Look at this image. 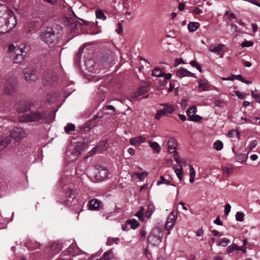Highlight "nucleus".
<instances>
[{
    "instance_id": "nucleus-29",
    "label": "nucleus",
    "mask_w": 260,
    "mask_h": 260,
    "mask_svg": "<svg viewBox=\"0 0 260 260\" xmlns=\"http://www.w3.org/2000/svg\"><path fill=\"white\" fill-rule=\"evenodd\" d=\"M222 80H233L234 79L238 80L239 81H241L243 82V81L244 80L243 77L240 75H232V77H229V78H222Z\"/></svg>"
},
{
    "instance_id": "nucleus-25",
    "label": "nucleus",
    "mask_w": 260,
    "mask_h": 260,
    "mask_svg": "<svg viewBox=\"0 0 260 260\" xmlns=\"http://www.w3.org/2000/svg\"><path fill=\"white\" fill-rule=\"evenodd\" d=\"M200 24L198 22H190L188 24L187 27L189 31H195L199 27Z\"/></svg>"
},
{
    "instance_id": "nucleus-39",
    "label": "nucleus",
    "mask_w": 260,
    "mask_h": 260,
    "mask_svg": "<svg viewBox=\"0 0 260 260\" xmlns=\"http://www.w3.org/2000/svg\"><path fill=\"white\" fill-rule=\"evenodd\" d=\"M119 241V238H111L109 237L108 238L106 244L107 245L110 246L113 244L114 243L117 244L118 241Z\"/></svg>"
},
{
    "instance_id": "nucleus-22",
    "label": "nucleus",
    "mask_w": 260,
    "mask_h": 260,
    "mask_svg": "<svg viewBox=\"0 0 260 260\" xmlns=\"http://www.w3.org/2000/svg\"><path fill=\"white\" fill-rule=\"evenodd\" d=\"M198 83L199 87L202 89L203 90L207 91L210 90L211 85L209 84V83L207 81H204L203 80H200Z\"/></svg>"
},
{
    "instance_id": "nucleus-62",
    "label": "nucleus",
    "mask_w": 260,
    "mask_h": 260,
    "mask_svg": "<svg viewBox=\"0 0 260 260\" xmlns=\"http://www.w3.org/2000/svg\"><path fill=\"white\" fill-rule=\"evenodd\" d=\"M127 152L131 155H134L135 154V150L132 148H129L127 150Z\"/></svg>"
},
{
    "instance_id": "nucleus-16",
    "label": "nucleus",
    "mask_w": 260,
    "mask_h": 260,
    "mask_svg": "<svg viewBox=\"0 0 260 260\" xmlns=\"http://www.w3.org/2000/svg\"><path fill=\"white\" fill-rule=\"evenodd\" d=\"M25 79L28 82L31 80H34L36 71L32 66L27 67L23 71Z\"/></svg>"
},
{
    "instance_id": "nucleus-2",
    "label": "nucleus",
    "mask_w": 260,
    "mask_h": 260,
    "mask_svg": "<svg viewBox=\"0 0 260 260\" xmlns=\"http://www.w3.org/2000/svg\"><path fill=\"white\" fill-rule=\"evenodd\" d=\"M55 113L47 112L46 111L37 110L31 111L29 113L25 114L20 117V122H37L44 120L46 122H50L54 120Z\"/></svg>"
},
{
    "instance_id": "nucleus-53",
    "label": "nucleus",
    "mask_w": 260,
    "mask_h": 260,
    "mask_svg": "<svg viewBox=\"0 0 260 260\" xmlns=\"http://www.w3.org/2000/svg\"><path fill=\"white\" fill-rule=\"evenodd\" d=\"M257 145V141L254 140L251 142L248 146L250 150H252Z\"/></svg>"
},
{
    "instance_id": "nucleus-11",
    "label": "nucleus",
    "mask_w": 260,
    "mask_h": 260,
    "mask_svg": "<svg viewBox=\"0 0 260 260\" xmlns=\"http://www.w3.org/2000/svg\"><path fill=\"white\" fill-rule=\"evenodd\" d=\"M103 203L97 199L90 200L88 204V209L92 211H99L103 208Z\"/></svg>"
},
{
    "instance_id": "nucleus-42",
    "label": "nucleus",
    "mask_w": 260,
    "mask_h": 260,
    "mask_svg": "<svg viewBox=\"0 0 260 260\" xmlns=\"http://www.w3.org/2000/svg\"><path fill=\"white\" fill-rule=\"evenodd\" d=\"M231 27L232 30H233V33L235 34L236 36H238L241 33V31L240 29H238V27L237 25L234 23H232L231 24Z\"/></svg>"
},
{
    "instance_id": "nucleus-31",
    "label": "nucleus",
    "mask_w": 260,
    "mask_h": 260,
    "mask_svg": "<svg viewBox=\"0 0 260 260\" xmlns=\"http://www.w3.org/2000/svg\"><path fill=\"white\" fill-rule=\"evenodd\" d=\"M112 253V250H108L106 252H105L102 255V257H101L98 260H110L111 257V254Z\"/></svg>"
},
{
    "instance_id": "nucleus-13",
    "label": "nucleus",
    "mask_w": 260,
    "mask_h": 260,
    "mask_svg": "<svg viewBox=\"0 0 260 260\" xmlns=\"http://www.w3.org/2000/svg\"><path fill=\"white\" fill-rule=\"evenodd\" d=\"M224 45L222 44H219L216 46L210 45L208 48V50L210 52L214 53L216 55L223 57L224 55Z\"/></svg>"
},
{
    "instance_id": "nucleus-33",
    "label": "nucleus",
    "mask_w": 260,
    "mask_h": 260,
    "mask_svg": "<svg viewBox=\"0 0 260 260\" xmlns=\"http://www.w3.org/2000/svg\"><path fill=\"white\" fill-rule=\"evenodd\" d=\"M236 156L237 157V160L241 163L245 161L247 158V156L243 153H236Z\"/></svg>"
},
{
    "instance_id": "nucleus-28",
    "label": "nucleus",
    "mask_w": 260,
    "mask_h": 260,
    "mask_svg": "<svg viewBox=\"0 0 260 260\" xmlns=\"http://www.w3.org/2000/svg\"><path fill=\"white\" fill-rule=\"evenodd\" d=\"M83 51V48L80 47L78 53L75 55L74 57L75 62L76 64H78L80 62V61L81 58L82 54Z\"/></svg>"
},
{
    "instance_id": "nucleus-56",
    "label": "nucleus",
    "mask_w": 260,
    "mask_h": 260,
    "mask_svg": "<svg viewBox=\"0 0 260 260\" xmlns=\"http://www.w3.org/2000/svg\"><path fill=\"white\" fill-rule=\"evenodd\" d=\"M215 104L216 106L222 107L224 106L225 103L223 101L220 100H216L215 102Z\"/></svg>"
},
{
    "instance_id": "nucleus-37",
    "label": "nucleus",
    "mask_w": 260,
    "mask_h": 260,
    "mask_svg": "<svg viewBox=\"0 0 260 260\" xmlns=\"http://www.w3.org/2000/svg\"><path fill=\"white\" fill-rule=\"evenodd\" d=\"M161 184H167L168 185H174L173 184H171L170 181L166 180L164 176H160V180H159V181H158L157 182L156 185H159Z\"/></svg>"
},
{
    "instance_id": "nucleus-19",
    "label": "nucleus",
    "mask_w": 260,
    "mask_h": 260,
    "mask_svg": "<svg viewBox=\"0 0 260 260\" xmlns=\"http://www.w3.org/2000/svg\"><path fill=\"white\" fill-rule=\"evenodd\" d=\"M78 249L76 247V245L72 244L64 252V254L74 256L78 254Z\"/></svg>"
},
{
    "instance_id": "nucleus-6",
    "label": "nucleus",
    "mask_w": 260,
    "mask_h": 260,
    "mask_svg": "<svg viewBox=\"0 0 260 260\" xmlns=\"http://www.w3.org/2000/svg\"><path fill=\"white\" fill-rule=\"evenodd\" d=\"M163 234L159 228H153L148 237V242L152 245H158L161 241Z\"/></svg>"
},
{
    "instance_id": "nucleus-4",
    "label": "nucleus",
    "mask_w": 260,
    "mask_h": 260,
    "mask_svg": "<svg viewBox=\"0 0 260 260\" xmlns=\"http://www.w3.org/2000/svg\"><path fill=\"white\" fill-rule=\"evenodd\" d=\"M0 18V27L2 28L7 32L13 29L16 25L17 22L16 17L13 12L7 8V11L2 14Z\"/></svg>"
},
{
    "instance_id": "nucleus-32",
    "label": "nucleus",
    "mask_w": 260,
    "mask_h": 260,
    "mask_svg": "<svg viewBox=\"0 0 260 260\" xmlns=\"http://www.w3.org/2000/svg\"><path fill=\"white\" fill-rule=\"evenodd\" d=\"M148 173L146 171L143 172L142 173L135 172L134 175L137 177L140 180L142 181L144 179L145 176H147Z\"/></svg>"
},
{
    "instance_id": "nucleus-34",
    "label": "nucleus",
    "mask_w": 260,
    "mask_h": 260,
    "mask_svg": "<svg viewBox=\"0 0 260 260\" xmlns=\"http://www.w3.org/2000/svg\"><path fill=\"white\" fill-rule=\"evenodd\" d=\"M75 126L72 123H68L64 127V129L66 133L70 134L71 132L74 131Z\"/></svg>"
},
{
    "instance_id": "nucleus-35",
    "label": "nucleus",
    "mask_w": 260,
    "mask_h": 260,
    "mask_svg": "<svg viewBox=\"0 0 260 260\" xmlns=\"http://www.w3.org/2000/svg\"><path fill=\"white\" fill-rule=\"evenodd\" d=\"M223 143L221 141H217L213 144V147L217 151L221 150L223 148Z\"/></svg>"
},
{
    "instance_id": "nucleus-45",
    "label": "nucleus",
    "mask_w": 260,
    "mask_h": 260,
    "mask_svg": "<svg viewBox=\"0 0 260 260\" xmlns=\"http://www.w3.org/2000/svg\"><path fill=\"white\" fill-rule=\"evenodd\" d=\"M230 240L229 239L226 238H223L221 240L219 244H218V245L225 247L229 244V243H230Z\"/></svg>"
},
{
    "instance_id": "nucleus-63",
    "label": "nucleus",
    "mask_w": 260,
    "mask_h": 260,
    "mask_svg": "<svg viewBox=\"0 0 260 260\" xmlns=\"http://www.w3.org/2000/svg\"><path fill=\"white\" fill-rule=\"evenodd\" d=\"M193 13L196 14H200L202 13V10L198 8H196L193 10Z\"/></svg>"
},
{
    "instance_id": "nucleus-46",
    "label": "nucleus",
    "mask_w": 260,
    "mask_h": 260,
    "mask_svg": "<svg viewBox=\"0 0 260 260\" xmlns=\"http://www.w3.org/2000/svg\"><path fill=\"white\" fill-rule=\"evenodd\" d=\"M251 96L254 98L257 102H260V93L257 91H252Z\"/></svg>"
},
{
    "instance_id": "nucleus-3",
    "label": "nucleus",
    "mask_w": 260,
    "mask_h": 260,
    "mask_svg": "<svg viewBox=\"0 0 260 260\" xmlns=\"http://www.w3.org/2000/svg\"><path fill=\"white\" fill-rule=\"evenodd\" d=\"M60 34L54 28L47 27L42 30L40 34V39L49 47H53L59 42Z\"/></svg>"
},
{
    "instance_id": "nucleus-9",
    "label": "nucleus",
    "mask_w": 260,
    "mask_h": 260,
    "mask_svg": "<svg viewBox=\"0 0 260 260\" xmlns=\"http://www.w3.org/2000/svg\"><path fill=\"white\" fill-rule=\"evenodd\" d=\"M177 147V142L176 140L173 138H171L168 142V151L170 153H174L173 155V157L175 160L177 162H180V160L179 158V156L177 152L176 151Z\"/></svg>"
},
{
    "instance_id": "nucleus-50",
    "label": "nucleus",
    "mask_w": 260,
    "mask_h": 260,
    "mask_svg": "<svg viewBox=\"0 0 260 260\" xmlns=\"http://www.w3.org/2000/svg\"><path fill=\"white\" fill-rule=\"evenodd\" d=\"M253 42L250 41H245L241 44L242 47H247L253 46Z\"/></svg>"
},
{
    "instance_id": "nucleus-30",
    "label": "nucleus",
    "mask_w": 260,
    "mask_h": 260,
    "mask_svg": "<svg viewBox=\"0 0 260 260\" xmlns=\"http://www.w3.org/2000/svg\"><path fill=\"white\" fill-rule=\"evenodd\" d=\"M126 223L129 224L133 229H137L140 225L139 222L135 219L127 220Z\"/></svg>"
},
{
    "instance_id": "nucleus-1",
    "label": "nucleus",
    "mask_w": 260,
    "mask_h": 260,
    "mask_svg": "<svg viewBox=\"0 0 260 260\" xmlns=\"http://www.w3.org/2000/svg\"><path fill=\"white\" fill-rule=\"evenodd\" d=\"M30 50L29 44L25 42L20 44L17 47L13 44H10L8 52L11 54L13 63H21L28 56Z\"/></svg>"
},
{
    "instance_id": "nucleus-23",
    "label": "nucleus",
    "mask_w": 260,
    "mask_h": 260,
    "mask_svg": "<svg viewBox=\"0 0 260 260\" xmlns=\"http://www.w3.org/2000/svg\"><path fill=\"white\" fill-rule=\"evenodd\" d=\"M177 74L179 76H180V77H185V76H189V77H194V74L187 70H185L184 69H182L179 70Z\"/></svg>"
},
{
    "instance_id": "nucleus-47",
    "label": "nucleus",
    "mask_w": 260,
    "mask_h": 260,
    "mask_svg": "<svg viewBox=\"0 0 260 260\" xmlns=\"http://www.w3.org/2000/svg\"><path fill=\"white\" fill-rule=\"evenodd\" d=\"M236 219L238 221H243L244 217V214L242 212H237L236 214Z\"/></svg>"
},
{
    "instance_id": "nucleus-43",
    "label": "nucleus",
    "mask_w": 260,
    "mask_h": 260,
    "mask_svg": "<svg viewBox=\"0 0 260 260\" xmlns=\"http://www.w3.org/2000/svg\"><path fill=\"white\" fill-rule=\"evenodd\" d=\"M197 110L196 107L192 106L187 110L186 114L187 116L189 117V115H194L197 113Z\"/></svg>"
},
{
    "instance_id": "nucleus-12",
    "label": "nucleus",
    "mask_w": 260,
    "mask_h": 260,
    "mask_svg": "<svg viewBox=\"0 0 260 260\" xmlns=\"http://www.w3.org/2000/svg\"><path fill=\"white\" fill-rule=\"evenodd\" d=\"M75 198V193L74 191L71 188H68L66 193L65 199H61L60 203L68 205L71 204Z\"/></svg>"
},
{
    "instance_id": "nucleus-10",
    "label": "nucleus",
    "mask_w": 260,
    "mask_h": 260,
    "mask_svg": "<svg viewBox=\"0 0 260 260\" xmlns=\"http://www.w3.org/2000/svg\"><path fill=\"white\" fill-rule=\"evenodd\" d=\"M85 149V145L79 143L77 146H76L72 151L68 150L67 152L68 155H72L73 156L71 157L72 160L76 159L77 157L79 156L82 151Z\"/></svg>"
},
{
    "instance_id": "nucleus-7",
    "label": "nucleus",
    "mask_w": 260,
    "mask_h": 260,
    "mask_svg": "<svg viewBox=\"0 0 260 260\" xmlns=\"http://www.w3.org/2000/svg\"><path fill=\"white\" fill-rule=\"evenodd\" d=\"M160 106H162L164 108L162 109L157 111L155 118L159 120L162 117L167 116L169 114L173 113L175 110V106L167 103L160 104Z\"/></svg>"
},
{
    "instance_id": "nucleus-55",
    "label": "nucleus",
    "mask_w": 260,
    "mask_h": 260,
    "mask_svg": "<svg viewBox=\"0 0 260 260\" xmlns=\"http://www.w3.org/2000/svg\"><path fill=\"white\" fill-rule=\"evenodd\" d=\"M114 215H115V213L114 212H111L108 214H104L103 215V217H104L106 220H108L110 217Z\"/></svg>"
},
{
    "instance_id": "nucleus-41",
    "label": "nucleus",
    "mask_w": 260,
    "mask_h": 260,
    "mask_svg": "<svg viewBox=\"0 0 260 260\" xmlns=\"http://www.w3.org/2000/svg\"><path fill=\"white\" fill-rule=\"evenodd\" d=\"M188 119L191 121L198 122L200 121L202 119V117L200 116L195 114L194 115H189V117H188Z\"/></svg>"
},
{
    "instance_id": "nucleus-48",
    "label": "nucleus",
    "mask_w": 260,
    "mask_h": 260,
    "mask_svg": "<svg viewBox=\"0 0 260 260\" xmlns=\"http://www.w3.org/2000/svg\"><path fill=\"white\" fill-rule=\"evenodd\" d=\"M238 246L237 245H232L228 247L226 252L229 253L232 252L235 250H238Z\"/></svg>"
},
{
    "instance_id": "nucleus-60",
    "label": "nucleus",
    "mask_w": 260,
    "mask_h": 260,
    "mask_svg": "<svg viewBox=\"0 0 260 260\" xmlns=\"http://www.w3.org/2000/svg\"><path fill=\"white\" fill-rule=\"evenodd\" d=\"M163 77H164L165 80H167L170 79L171 78L172 74L171 73H168V74L164 73Z\"/></svg>"
},
{
    "instance_id": "nucleus-59",
    "label": "nucleus",
    "mask_w": 260,
    "mask_h": 260,
    "mask_svg": "<svg viewBox=\"0 0 260 260\" xmlns=\"http://www.w3.org/2000/svg\"><path fill=\"white\" fill-rule=\"evenodd\" d=\"M214 223L219 225H222V222L221 221L219 216L215 219L214 221Z\"/></svg>"
},
{
    "instance_id": "nucleus-40",
    "label": "nucleus",
    "mask_w": 260,
    "mask_h": 260,
    "mask_svg": "<svg viewBox=\"0 0 260 260\" xmlns=\"http://www.w3.org/2000/svg\"><path fill=\"white\" fill-rule=\"evenodd\" d=\"M233 167L232 165H228L222 168V171L228 175L233 172Z\"/></svg>"
},
{
    "instance_id": "nucleus-61",
    "label": "nucleus",
    "mask_w": 260,
    "mask_h": 260,
    "mask_svg": "<svg viewBox=\"0 0 260 260\" xmlns=\"http://www.w3.org/2000/svg\"><path fill=\"white\" fill-rule=\"evenodd\" d=\"M118 28L116 29V31L118 34H120L122 31V27L121 23H119L118 24Z\"/></svg>"
},
{
    "instance_id": "nucleus-51",
    "label": "nucleus",
    "mask_w": 260,
    "mask_h": 260,
    "mask_svg": "<svg viewBox=\"0 0 260 260\" xmlns=\"http://www.w3.org/2000/svg\"><path fill=\"white\" fill-rule=\"evenodd\" d=\"M143 210V208L142 207L141 209L136 214V216H137L139 218V219L142 221L144 220Z\"/></svg>"
},
{
    "instance_id": "nucleus-24",
    "label": "nucleus",
    "mask_w": 260,
    "mask_h": 260,
    "mask_svg": "<svg viewBox=\"0 0 260 260\" xmlns=\"http://www.w3.org/2000/svg\"><path fill=\"white\" fill-rule=\"evenodd\" d=\"M174 171L179 180L181 181L183 178V171L181 166L180 164L177 165L174 167Z\"/></svg>"
},
{
    "instance_id": "nucleus-14",
    "label": "nucleus",
    "mask_w": 260,
    "mask_h": 260,
    "mask_svg": "<svg viewBox=\"0 0 260 260\" xmlns=\"http://www.w3.org/2000/svg\"><path fill=\"white\" fill-rule=\"evenodd\" d=\"M16 109L19 112H24L30 109V103L26 100H22L17 103Z\"/></svg>"
},
{
    "instance_id": "nucleus-36",
    "label": "nucleus",
    "mask_w": 260,
    "mask_h": 260,
    "mask_svg": "<svg viewBox=\"0 0 260 260\" xmlns=\"http://www.w3.org/2000/svg\"><path fill=\"white\" fill-rule=\"evenodd\" d=\"M152 75L156 77H162L164 76V72L158 68H156L152 71Z\"/></svg>"
},
{
    "instance_id": "nucleus-26",
    "label": "nucleus",
    "mask_w": 260,
    "mask_h": 260,
    "mask_svg": "<svg viewBox=\"0 0 260 260\" xmlns=\"http://www.w3.org/2000/svg\"><path fill=\"white\" fill-rule=\"evenodd\" d=\"M149 145L150 147L157 153L159 152L161 150L160 146L159 144L156 142L150 141Z\"/></svg>"
},
{
    "instance_id": "nucleus-15",
    "label": "nucleus",
    "mask_w": 260,
    "mask_h": 260,
    "mask_svg": "<svg viewBox=\"0 0 260 260\" xmlns=\"http://www.w3.org/2000/svg\"><path fill=\"white\" fill-rule=\"evenodd\" d=\"M177 219V215L175 214L174 212L172 211L169 215L167 221L165 224V229L169 231L173 228Z\"/></svg>"
},
{
    "instance_id": "nucleus-64",
    "label": "nucleus",
    "mask_w": 260,
    "mask_h": 260,
    "mask_svg": "<svg viewBox=\"0 0 260 260\" xmlns=\"http://www.w3.org/2000/svg\"><path fill=\"white\" fill-rule=\"evenodd\" d=\"M185 7V4L184 3H180L178 6V10L180 11H182Z\"/></svg>"
},
{
    "instance_id": "nucleus-17",
    "label": "nucleus",
    "mask_w": 260,
    "mask_h": 260,
    "mask_svg": "<svg viewBox=\"0 0 260 260\" xmlns=\"http://www.w3.org/2000/svg\"><path fill=\"white\" fill-rule=\"evenodd\" d=\"M108 171L107 169L101 167L98 170V172L95 175V177L98 180L101 181L106 178L108 176Z\"/></svg>"
},
{
    "instance_id": "nucleus-5",
    "label": "nucleus",
    "mask_w": 260,
    "mask_h": 260,
    "mask_svg": "<svg viewBox=\"0 0 260 260\" xmlns=\"http://www.w3.org/2000/svg\"><path fill=\"white\" fill-rule=\"evenodd\" d=\"M25 135L24 131L20 127H14L11 132L9 136L5 139L0 140V150L3 149L10 142L11 139L19 141L24 137Z\"/></svg>"
},
{
    "instance_id": "nucleus-18",
    "label": "nucleus",
    "mask_w": 260,
    "mask_h": 260,
    "mask_svg": "<svg viewBox=\"0 0 260 260\" xmlns=\"http://www.w3.org/2000/svg\"><path fill=\"white\" fill-rule=\"evenodd\" d=\"M149 85L148 83H144L138 89V91L134 93L133 98H136L140 95L146 93L149 90Z\"/></svg>"
},
{
    "instance_id": "nucleus-49",
    "label": "nucleus",
    "mask_w": 260,
    "mask_h": 260,
    "mask_svg": "<svg viewBox=\"0 0 260 260\" xmlns=\"http://www.w3.org/2000/svg\"><path fill=\"white\" fill-rule=\"evenodd\" d=\"M235 94L238 96V98L240 100L244 99L245 98L246 95H248V94H246L244 92L242 93L239 91H236Z\"/></svg>"
},
{
    "instance_id": "nucleus-27",
    "label": "nucleus",
    "mask_w": 260,
    "mask_h": 260,
    "mask_svg": "<svg viewBox=\"0 0 260 260\" xmlns=\"http://www.w3.org/2000/svg\"><path fill=\"white\" fill-rule=\"evenodd\" d=\"M228 135L231 138L236 137L238 139H240V133L236 129H233L229 131Z\"/></svg>"
},
{
    "instance_id": "nucleus-8",
    "label": "nucleus",
    "mask_w": 260,
    "mask_h": 260,
    "mask_svg": "<svg viewBox=\"0 0 260 260\" xmlns=\"http://www.w3.org/2000/svg\"><path fill=\"white\" fill-rule=\"evenodd\" d=\"M3 84L5 93L11 94L16 91L17 81L15 78L7 77L4 79Z\"/></svg>"
},
{
    "instance_id": "nucleus-44",
    "label": "nucleus",
    "mask_w": 260,
    "mask_h": 260,
    "mask_svg": "<svg viewBox=\"0 0 260 260\" xmlns=\"http://www.w3.org/2000/svg\"><path fill=\"white\" fill-rule=\"evenodd\" d=\"M154 210V207L153 205H149L147 210L145 213V215L147 217H150L153 213Z\"/></svg>"
},
{
    "instance_id": "nucleus-20",
    "label": "nucleus",
    "mask_w": 260,
    "mask_h": 260,
    "mask_svg": "<svg viewBox=\"0 0 260 260\" xmlns=\"http://www.w3.org/2000/svg\"><path fill=\"white\" fill-rule=\"evenodd\" d=\"M146 140V138L142 136L136 137L132 138L130 139V143L132 145H140L144 143Z\"/></svg>"
},
{
    "instance_id": "nucleus-54",
    "label": "nucleus",
    "mask_w": 260,
    "mask_h": 260,
    "mask_svg": "<svg viewBox=\"0 0 260 260\" xmlns=\"http://www.w3.org/2000/svg\"><path fill=\"white\" fill-rule=\"evenodd\" d=\"M231 206L228 204H226L224 206V214L225 215H228L231 211Z\"/></svg>"
},
{
    "instance_id": "nucleus-57",
    "label": "nucleus",
    "mask_w": 260,
    "mask_h": 260,
    "mask_svg": "<svg viewBox=\"0 0 260 260\" xmlns=\"http://www.w3.org/2000/svg\"><path fill=\"white\" fill-rule=\"evenodd\" d=\"M189 175L191 176H196V171L192 166H189Z\"/></svg>"
},
{
    "instance_id": "nucleus-52",
    "label": "nucleus",
    "mask_w": 260,
    "mask_h": 260,
    "mask_svg": "<svg viewBox=\"0 0 260 260\" xmlns=\"http://www.w3.org/2000/svg\"><path fill=\"white\" fill-rule=\"evenodd\" d=\"M7 11V7L5 5H0V18L2 16V14Z\"/></svg>"
},
{
    "instance_id": "nucleus-38",
    "label": "nucleus",
    "mask_w": 260,
    "mask_h": 260,
    "mask_svg": "<svg viewBox=\"0 0 260 260\" xmlns=\"http://www.w3.org/2000/svg\"><path fill=\"white\" fill-rule=\"evenodd\" d=\"M96 18L100 19L103 20H105L106 19V16L103 12L102 10H98L96 11Z\"/></svg>"
},
{
    "instance_id": "nucleus-21",
    "label": "nucleus",
    "mask_w": 260,
    "mask_h": 260,
    "mask_svg": "<svg viewBox=\"0 0 260 260\" xmlns=\"http://www.w3.org/2000/svg\"><path fill=\"white\" fill-rule=\"evenodd\" d=\"M66 19L67 24L69 25V29L71 31H75L76 28H77L78 26H80V24L75 22L72 19L66 17Z\"/></svg>"
},
{
    "instance_id": "nucleus-58",
    "label": "nucleus",
    "mask_w": 260,
    "mask_h": 260,
    "mask_svg": "<svg viewBox=\"0 0 260 260\" xmlns=\"http://www.w3.org/2000/svg\"><path fill=\"white\" fill-rule=\"evenodd\" d=\"M181 63L185 64L186 63L184 62L182 58H177L175 59L174 65H179Z\"/></svg>"
}]
</instances>
